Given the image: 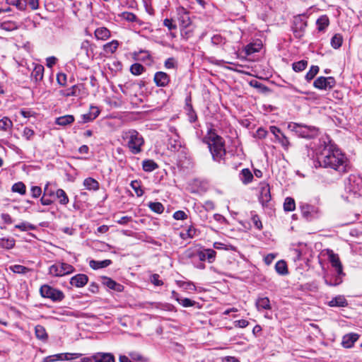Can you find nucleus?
<instances>
[{
  "label": "nucleus",
  "instance_id": "1",
  "mask_svg": "<svg viewBox=\"0 0 362 362\" xmlns=\"http://www.w3.org/2000/svg\"><path fill=\"white\" fill-rule=\"evenodd\" d=\"M317 157L320 165L334 170L339 175L346 173L349 170V160L340 149L330 141H323L319 148Z\"/></svg>",
  "mask_w": 362,
  "mask_h": 362
},
{
  "label": "nucleus",
  "instance_id": "2",
  "mask_svg": "<svg viewBox=\"0 0 362 362\" xmlns=\"http://www.w3.org/2000/svg\"><path fill=\"white\" fill-rule=\"evenodd\" d=\"M208 144L213 159L219 162L226 155V149L223 138L216 134L214 129H211L208 132Z\"/></svg>",
  "mask_w": 362,
  "mask_h": 362
},
{
  "label": "nucleus",
  "instance_id": "3",
  "mask_svg": "<svg viewBox=\"0 0 362 362\" xmlns=\"http://www.w3.org/2000/svg\"><path fill=\"white\" fill-rule=\"evenodd\" d=\"M122 139L132 153L138 154L142 151L144 139L137 131L134 129L124 131L122 133Z\"/></svg>",
  "mask_w": 362,
  "mask_h": 362
},
{
  "label": "nucleus",
  "instance_id": "4",
  "mask_svg": "<svg viewBox=\"0 0 362 362\" xmlns=\"http://www.w3.org/2000/svg\"><path fill=\"white\" fill-rule=\"evenodd\" d=\"M289 127L299 136L303 138L311 139L316 136L318 134V129L316 127L312 126L293 123L292 124H289Z\"/></svg>",
  "mask_w": 362,
  "mask_h": 362
},
{
  "label": "nucleus",
  "instance_id": "5",
  "mask_svg": "<svg viewBox=\"0 0 362 362\" xmlns=\"http://www.w3.org/2000/svg\"><path fill=\"white\" fill-rule=\"evenodd\" d=\"M40 293L43 298H49L54 302H60L64 298V294L62 291L47 284L40 287Z\"/></svg>",
  "mask_w": 362,
  "mask_h": 362
},
{
  "label": "nucleus",
  "instance_id": "6",
  "mask_svg": "<svg viewBox=\"0 0 362 362\" xmlns=\"http://www.w3.org/2000/svg\"><path fill=\"white\" fill-rule=\"evenodd\" d=\"M74 271L72 265L64 262H57L49 268V274L53 276H62Z\"/></svg>",
  "mask_w": 362,
  "mask_h": 362
},
{
  "label": "nucleus",
  "instance_id": "7",
  "mask_svg": "<svg viewBox=\"0 0 362 362\" xmlns=\"http://www.w3.org/2000/svg\"><path fill=\"white\" fill-rule=\"evenodd\" d=\"M216 255V252L212 249H202L194 252L190 257L197 258L201 262L208 261L212 263L215 261Z\"/></svg>",
  "mask_w": 362,
  "mask_h": 362
},
{
  "label": "nucleus",
  "instance_id": "8",
  "mask_svg": "<svg viewBox=\"0 0 362 362\" xmlns=\"http://www.w3.org/2000/svg\"><path fill=\"white\" fill-rule=\"evenodd\" d=\"M259 201L263 207L268 206L272 196L269 185L266 182H262L259 185Z\"/></svg>",
  "mask_w": 362,
  "mask_h": 362
},
{
  "label": "nucleus",
  "instance_id": "9",
  "mask_svg": "<svg viewBox=\"0 0 362 362\" xmlns=\"http://www.w3.org/2000/svg\"><path fill=\"white\" fill-rule=\"evenodd\" d=\"M336 81L334 78L320 76L315 80L313 86L320 90H328L332 88L335 86Z\"/></svg>",
  "mask_w": 362,
  "mask_h": 362
},
{
  "label": "nucleus",
  "instance_id": "10",
  "mask_svg": "<svg viewBox=\"0 0 362 362\" xmlns=\"http://www.w3.org/2000/svg\"><path fill=\"white\" fill-rule=\"evenodd\" d=\"M346 189L354 195H361L362 192V179L360 177H350L346 185Z\"/></svg>",
  "mask_w": 362,
  "mask_h": 362
},
{
  "label": "nucleus",
  "instance_id": "11",
  "mask_svg": "<svg viewBox=\"0 0 362 362\" xmlns=\"http://www.w3.org/2000/svg\"><path fill=\"white\" fill-rule=\"evenodd\" d=\"M81 356V354H76H76H70V353L59 354L47 356L44 359V362H54L56 361H62V360H67L68 361V360L78 358Z\"/></svg>",
  "mask_w": 362,
  "mask_h": 362
},
{
  "label": "nucleus",
  "instance_id": "12",
  "mask_svg": "<svg viewBox=\"0 0 362 362\" xmlns=\"http://www.w3.org/2000/svg\"><path fill=\"white\" fill-rule=\"evenodd\" d=\"M306 27V21H303L300 18L296 19L295 21L294 26L293 28L294 36L298 39H300L301 37H303L304 36Z\"/></svg>",
  "mask_w": 362,
  "mask_h": 362
},
{
  "label": "nucleus",
  "instance_id": "13",
  "mask_svg": "<svg viewBox=\"0 0 362 362\" xmlns=\"http://www.w3.org/2000/svg\"><path fill=\"white\" fill-rule=\"evenodd\" d=\"M153 81L157 86L165 87L169 84L170 79L165 72L158 71L154 75Z\"/></svg>",
  "mask_w": 362,
  "mask_h": 362
},
{
  "label": "nucleus",
  "instance_id": "14",
  "mask_svg": "<svg viewBox=\"0 0 362 362\" xmlns=\"http://www.w3.org/2000/svg\"><path fill=\"white\" fill-rule=\"evenodd\" d=\"M300 211L306 219H311L317 214V209L314 206L308 204L300 205Z\"/></svg>",
  "mask_w": 362,
  "mask_h": 362
},
{
  "label": "nucleus",
  "instance_id": "15",
  "mask_svg": "<svg viewBox=\"0 0 362 362\" xmlns=\"http://www.w3.org/2000/svg\"><path fill=\"white\" fill-rule=\"evenodd\" d=\"M88 281V278L86 274H78L72 276L70 279V284L76 288L83 287Z\"/></svg>",
  "mask_w": 362,
  "mask_h": 362
},
{
  "label": "nucleus",
  "instance_id": "16",
  "mask_svg": "<svg viewBox=\"0 0 362 362\" xmlns=\"http://www.w3.org/2000/svg\"><path fill=\"white\" fill-rule=\"evenodd\" d=\"M90 358H92V362H115L114 356L110 353L98 352Z\"/></svg>",
  "mask_w": 362,
  "mask_h": 362
},
{
  "label": "nucleus",
  "instance_id": "17",
  "mask_svg": "<svg viewBox=\"0 0 362 362\" xmlns=\"http://www.w3.org/2000/svg\"><path fill=\"white\" fill-rule=\"evenodd\" d=\"M100 114V110L95 106H90L88 113L81 115V123H87L94 120Z\"/></svg>",
  "mask_w": 362,
  "mask_h": 362
},
{
  "label": "nucleus",
  "instance_id": "18",
  "mask_svg": "<svg viewBox=\"0 0 362 362\" xmlns=\"http://www.w3.org/2000/svg\"><path fill=\"white\" fill-rule=\"evenodd\" d=\"M329 260L332 266L335 269V272L338 274H342L343 268L339 256L331 252L329 253Z\"/></svg>",
  "mask_w": 362,
  "mask_h": 362
},
{
  "label": "nucleus",
  "instance_id": "19",
  "mask_svg": "<svg viewBox=\"0 0 362 362\" xmlns=\"http://www.w3.org/2000/svg\"><path fill=\"white\" fill-rule=\"evenodd\" d=\"M44 66L41 64H34L33 69L31 73V79L35 82L42 80L44 76Z\"/></svg>",
  "mask_w": 362,
  "mask_h": 362
},
{
  "label": "nucleus",
  "instance_id": "20",
  "mask_svg": "<svg viewBox=\"0 0 362 362\" xmlns=\"http://www.w3.org/2000/svg\"><path fill=\"white\" fill-rule=\"evenodd\" d=\"M358 334L356 333L347 334L343 337L341 344L344 348H351L358 339Z\"/></svg>",
  "mask_w": 362,
  "mask_h": 362
},
{
  "label": "nucleus",
  "instance_id": "21",
  "mask_svg": "<svg viewBox=\"0 0 362 362\" xmlns=\"http://www.w3.org/2000/svg\"><path fill=\"white\" fill-rule=\"evenodd\" d=\"M103 284L109 288L117 292H122L124 290V286L122 285L108 277L103 278Z\"/></svg>",
  "mask_w": 362,
  "mask_h": 362
},
{
  "label": "nucleus",
  "instance_id": "22",
  "mask_svg": "<svg viewBox=\"0 0 362 362\" xmlns=\"http://www.w3.org/2000/svg\"><path fill=\"white\" fill-rule=\"evenodd\" d=\"M345 274L342 272V274H338L336 272V274L331 277L330 279L325 278V282L327 285L329 286H336L341 284L343 281V276Z\"/></svg>",
  "mask_w": 362,
  "mask_h": 362
},
{
  "label": "nucleus",
  "instance_id": "23",
  "mask_svg": "<svg viewBox=\"0 0 362 362\" xmlns=\"http://www.w3.org/2000/svg\"><path fill=\"white\" fill-rule=\"evenodd\" d=\"M328 305L330 307H346L348 302L344 296L339 295L329 301Z\"/></svg>",
  "mask_w": 362,
  "mask_h": 362
},
{
  "label": "nucleus",
  "instance_id": "24",
  "mask_svg": "<svg viewBox=\"0 0 362 362\" xmlns=\"http://www.w3.org/2000/svg\"><path fill=\"white\" fill-rule=\"evenodd\" d=\"M317 29L320 32H323L329 25V19L327 15L320 16L316 21Z\"/></svg>",
  "mask_w": 362,
  "mask_h": 362
},
{
  "label": "nucleus",
  "instance_id": "25",
  "mask_svg": "<svg viewBox=\"0 0 362 362\" xmlns=\"http://www.w3.org/2000/svg\"><path fill=\"white\" fill-rule=\"evenodd\" d=\"M256 307L259 311L262 310H270L272 308L270 300L267 297L259 298L256 301Z\"/></svg>",
  "mask_w": 362,
  "mask_h": 362
},
{
  "label": "nucleus",
  "instance_id": "26",
  "mask_svg": "<svg viewBox=\"0 0 362 362\" xmlns=\"http://www.w3.org/2000/svg\"><path fill=\"white\" fill-rule=\"evenodd\" d=\"M112 264V261L110 259H105L103 261H96L94 259H92L89 262V266L93 269H99L102 268H105L108 266H110Z\"/></svg>",
  "mask_w": 362,
  "mask_h": 362
},
{
  "label": "nucleus",
  "instance_id": "27",
  "mask_svg": "<svg viewBox=\"0 0 362 362\" xmlns=\"http://www.w3.org/2000/svg\"><path fill=\"white\" fill-rule=\"evenodd\" d=\"M239 177L244 185L250 183L253 179V175L248 168L243 169L240 173Z\"/></svg>",
  "mask_w": 362,
  "mask_h": 362
},
{
  "label": "nucleus",
  "instance_id": "28",
  "mask_svg": "<svg viewBox=\"0 0 362 362\" xmlns=\"http://www.w3.org/2000/svg\"><path fill=\"white\" fill-rule=\"evenodd\" d=\"M110 35V31L105 27L98 28L95 30V36L98 40H106Z\"/></svg>",
  "mask_w": 362,
  "mask_h": 362
},
{
  "label": "nucleus",
  "instance_id": "29",
  "mask_svg": "<svg viewBox=\"0 0 362 362\" xmlns=\"http://www.w3.org/2000/svg\"><path fill=\"white\" fill-rule=\"evenodd\" d=\"M119 45L117 40H113L103 45V51L105 54H113L117 49Z\"/></svg>",
  "mask_w": 362,
  "mask_h": 362
},
{
  "label": "nucleus",
  "instance_id": "30",
  "mask_svg": "<svg viewBox=\"0 0 362 362\" xmlns=\"http://www.w3.org/2000/svg\"><path fill=\"white\" fill-rule=\"evenodd\" d=\"M74 122V117L71 115H66L59 117L56 119V124L60 126H66Z\"/></svg>",
  "mask_w": 362,
  "mask_h": 362
},
{
  "label": "nucleus",
  "instance_id": "31",
  "mask_svg": "<svg viewBox=\"0 0 362 362\" xmlns=\"http://www.w3.org/2000/svg\"><path fill=\"white\" fill-rule=\"evenodd\" d=\"M13 127L12 121L7 117H4L0 119V130L4 132H11Z\"/></svg>",
  "mask_w": 362,
  "mask_h": 362
},
{
  "label": "nucleus",
  "instance_id": "32",
  "mask_svg": "<svg viewBox=\"0 0 362 362\" xmlns=\"http://www.w3.org/2000/svg\"><path fill=\"white\" fill-rule=\"evenodd\" d=\"M83 185L89 190H98L99 189L98 182L92 177L85 179L83 181Z\"/></svg>",
  "mask_w": 362,
  "mask_h": 362
},
{
  "label": "nucleus",
  "instance_id": "33",
  "mask_svg": "<svg viewBox=\"0 0 362 362\" xmlns=\"http://www.w3.org/2000/svg\"><path fill=\"white\" fill-rule=\"evenodd\" d=\"M275 270L280 275H286L288 274V267L284 260H279L275 264Z\"/></svg>",
  "mask_w": 362,
  "mask_h": 362
},
{
  "label": "nucleus",
  "instance_id": "34",
  "mask_svg": "<svg viewBox=\"0 0 362 362\" xmlns=\"http://www.w3.org/2000/svg\"><path fill=\"white\" fill-rule=\"evenodd\" d=\"M143 170L146 172H152L158 168V164L153 160H145L142 163Z\"/></svg>",
  "mask_w": 362,
  "mask_h": 362
},
{
  "label": "nucleus",
  "instance_id": "35",
  "mask_svg": "<svg viewBox=\"0 0 362 362\" xmlns=\"http://www.w3.org/2000/svg\"><path fill=\"white\" fill-rule=\"evenodd\" d=\"M8 5L16 6L20 11H24L26 8L28 2L26 0H6Z\"/></svg>",
  "mask_w": 362,
  "mask_h": 362
},
{
  "label": "nucleus",
  "instance_id": "36",
  "mask_svg": "<svg viewBox=\"0 0 362 362\" xmlns=\"http://www.w3.org/2000/svg\"><path fill=\"white\" fill-rule=\"evenodd\" d=\"M56 197L59 199L61 204L66 205L69 203V199L65 191L62 189H58L56 192Z\"/></svg>",
  "mask_w": 362,
  "mask_h": 362
},
{
  "label": "nucleus",
  "instance_id": "37",
  "mask_svg": "<svg viewBox=\"0 0 362 362\" xmlns=\"http://www.w3.org/2000/svg\"><path fill=\"white\" fill-rule=\"evenodd\" d=\"M90 42L86 40L81 42L80 45V52L78 53V55L82 54L86 55V57H89V50L90 48Z\"/></svg>",
  "mask_w": 362,
  "mask_h": 362
},
{
  "label": "nucleus",
  "instance_id": "38",
  "mask_svg": "<svg viewBox=\"0 0 362 362\" xmlns=\"http://www.w3.org/2000/svg\"><path fill=\"white\" fill-rule=\"evenodd\" d=\"M15 245V240L13 238H1L0 239V247L4 249H11Z\"/></svg>",
  "mask_w": 362,
  "mask_h": 362
},
{
  "label": "nucleus",
  "instance_id": "39",
  "mask_svg": "<svg viewBox=\"0 0 362 362\" xmlns=\"http://www.w3.org/2000/svg\"><path fill=\"white\" fill-rule=\"evenodd\" d=\"M11 190L13 192H17L23 195L26 192V187L23 182H18L12 186Z\"/></svg>",
  "mask_w": 362,
  "mask_h": 362
},
{
  "label": "nucleus",
  "instance_id": "40",
  "mask_svg": "<svg viewBox=\"0 0 362 362\" xmlns=\"http://www.w3.org/2000/svg\"><path fill=\"white\" fill-rule=\"evenodd\" d=\"M148 206L151 211L159 214L164 211V206L160 202H149Z\"/></svg>",
  "mask_w": 362,
  "mask_h": 362
},
{
  "label": "nucleus",
  "instance_id": "41",
  "mask_svg": "<svg viewBox=\"0 0 362 362\" xmlns=\"http://www.w3.org/2000/svg\"><path fill=\"white\" fill-rule=\"evenodd\" d=\"M343 42V37L340 34H335L331 39V45L334 49L339 48Z\"/></svg>",
  "mask_w": 362,
  "mask_h": 362
},
{
  "label": "nucleus",
  "instance_id": "42",
  "mask_svg": "<svg viewBox=\"0 0 362 362\" xmlns=\"http://www.w3.org/2000/svg\"><path fill=\"white\" fill-rule=\"evenodd\" d=\"M144 71V66L139 63H135L132 64L130 67L131 73L135 76H139Z\"/></svg>",
  "mask_w": 362,
  "mask_h": 362
},
{
  "label": "nucleus",
  "instance_id": "43",
  "mask_svg": "<svg viewBox=\"0 0 362 362\" xmlns=\"http://www.w3.org/2000/svg\"><path fill=\"white\" fill-rule=\"evenodd\" d=\"M296 208L295 201L291 197H286L284 203V209L287 211H292Z\"/></svg>",
  "mask_w": 362,
  "mask_h": 362
},
{
  "label": "nucleus",
  "instance_id": "44",
  "mask_svg": "<svg viewBox=\"0 0 362 362\" xmlns=\"http://www.w3.org/2000/svg\"><path fill=\"white\" fill-rule=\"evenodd\" d=\"M308 66V62L306 60H300L297 62H294L292 64V68L294 71L300 72L303 71Z\"/></svg>",
  "mask_w": 362,
  "mask_h": 362
},
{
  "label": "nucleus",
  "instance_id": "45",
  "mask_svg": "<svg viewBox=\"0 0 362 362\" xmlns=\"http://www.w3.org/2000/svg\"><path fill=\"white\" fill-rule=\"evenodd\" d=\"M182 14H180V17L179 18L180 21L181 22V25L182 27L187 28L191 23L190 18L189 17L188 13L184 8H182Z\"/></svg>",
  "mask_w": 362,
  "mask_h": 362
},
{
  "label": "nucleus",
  "instance_id": "46",
  "mask_svg": "<svg viewBox=\"0 0 362 362\" xmlns=\"http://www.w3.org/2000/svg\"><path fill=\"white\" fill-rule=\"evenodd\" d=\"M35 335L39 339H45L47 338V334L44 327L37 325L35 328Z\"/></svg>",
  "mask_w": 362,
  "mask_h": 362
},
{
  "label": "nucleus",
  "instance_id": "47",
  "mask_svg": "<svg viewBox=\"0 0 362 362\" xmlns=\"http://www.w3.org/2000/svg\"><path fill=\"white\" fill-rule=\"evenodd\" d=\"M318 71L319 67L317 66H312L305 76V79L308 81H311L317 74Z\"/></svg>",
  "mask_w": 362,
  "mask_h": 362
},
{
  "label": "nucleus",
  "instance_id": "48",
  "mask_svg": "<svg viewBox=\"0 0 362 362\" xmlns=\"http://www.w3.org/2000/svg\"><path fill=\"white\" fill-rule=\"evenodd\" d=\"M176 284L184 290H195V286L192 282L176 281Z\"/></svg>",
  "mask_w": 362,
  "mask_h": 362
},
{
  "label": "nucleus",
  "instance_id": "49",
  "mask_svg": "<svg viewBox=\"0 0 362 362\" xmlns=\"http://www.w3.org/2000/svg\"><path fill=\"white\" fill-rule=\"evenodd\" d=\"M9 269L13 272L17 274H25L29 270L27 267L19 264L11 265Z\"/></svg>",
  "mask_w": 362,
  "mask_h": 362
},
{
  "label": "nucleus",
  "instance_id": "50",
  "mask_svg": "<svg viewBox=\"0 0 362 362\" xmlns=\"http://www.w3.org/2000/svg\"><path fill=\"white\" fill-rule=\"evenodd\" d=\"M164 66L168 69H176L177 66V62L174 57H169L165 61Z\"/></svg>",
  "mask_w": 362,
  "mask_h": 362
},
{
  "label": "nucleus",
  "instance_id": "51",
  "mask_svg": "<svg viewBox=\"0 0 362 362\" xmlns=\"http://www.w3.org/2000/svg\"><path fill=\"white\" fill-rule=\"evenodd\" d=\"M131 186L135 191L138 197H141L143 195L144 190L141 188L140 184L137 180L132 181L131 183Z\"/></svg>",
  "mask_w": 362,
  "mask_h": 362
},
{
  "label": "nucleus",
  "instance_id": "52",
  "mask_svg": "<svg viewBox=\"0 0 362 362\" xmlns=\"http://www.w3.org/2000/svg\"><path fill=\"white\" fill-rule=\"evenodd\" d=\"M121 16L123 19H124L129 22L137 21V17L133 13L123 12Z\"/></svg>",
  "mask_w": 362,
  "mask_h": 362
},
{
  "label": "nucleus",
  "instance_id": "53",
  "mask_svg": "<svg viewBox=\"0 0 362 362\" xmlns=\"http://www.w3.org/2000/svg\"><path fill=\"white\" fill-rule=\"evenodd\" d=\"M16 228L20 229L22 231H27L28 230H34L35 227L28 223H22L21 224H18L15 226Z\"/></svg>",
  "mask_w": 362,
  "mask_h": 362
},
{
  "label": "nucleus",
  "instance_id": "54",
  "mask_svg": "<svg viewBox=\"0 0 362 362\" xmlns=\"http://www.w3.org/2000/svg\"><path fill=\"white\" fill-rule=\"evenodd\" d=\"M179 303L182 305L185 308L192 307L194 306L196 303L195 301L192 300L189 298H181Z\"/></svg>",
  "mask_w": 362,
  "mask_h": 362
},
{
  "label": "nucleus",
  "instance_id": "55",
  "mask_svg": "<svg viewBox=\"0 0 362 362\" xmlns=\"http://www.w3.org/2000/svg\"><path fill=\"white\" fill-rule=\"evenodd\" d=\"M252 222L255 228L258 230L262 228V224L258 215L255 214L252 216Z\"/></svg>",
  "mask_w": 362,
  "mask_h": 362
},
{
  "label": "nucleus",
  "instance_id": "56",
  "mask_svg": "<svg viewBox=\"0 0 362 362\" xmlns=\"http://www.w3.org/2000/svg\"><path fill=\"white\" fill-rule=\"evenodd\" d=\"M278 141L285 149H288L290 143L288 138L284 134L278 139Z\"/></svg>",
  "mask_w": 362,
  "mask_h": 362
},
{
  "label": "nucleus",
  "instance_id": "57",
  "mask_svg": "<svg viewBox=\"0 0 362 362\" xmlns=\"http://www.w3.org/2000/svg\"><path fill=\"white\" fill-rule=\"evenodd\" d=\"M31 195L33 198L39 197L42 194V189L38 186H33L30 189Z\"/></svg>",
  "mask_w": 362,
  "mask_h": 362
},
{
  "label": "nucleus",
  "instance_id": "58",
  "mask_svg": "<svg viewBox=\"0 0 362 362\" xmlns=\"http://www.w3.org/2000/svg\"><path fill=\"white\" fill-rule=\"evenodd\" d=\"M159 275L154 274L151 276V282L155 286H162L163 284V281L159 279Z\"/></svg>",
  "mask_w": 362,
  "mask_h": 362
},
{
  "label": "nucleus",
  "instance_id": "59",
  "mask_svg": "<svg viewBox=\"0 0 362 362\" xmlns=\"http://www.w3.org/2000/svg\"><path fill=\"white\" fill-rule=\"evenodd\" d=\"M269 130L275 136L277 140L281 136V134H283L281 130L276 126H271L269 127Z\"/></svg>",
  "mask_w": 362,
  "mask_h": 362
},
{
  "label": "nucleus",
  "instance_id": "60",
  "mask_svg": "<svg viewBox=\"0 0 362 362\" xmlns=\"http://www.w3.org/2000/svg\"><path fill=\"white\" fill-rule=\"evenodd\" d=\"M173 218L176 220H184L187 218V214L183 211H177L174 213Z\"/></svg>",
  "mask_w": 362,
  "mask_h": 362
},
{
  "label": "nucleus",
  "instance_id": "61",
  "mask_svg": "<svg viewBox=\"0 0 362 362\" xmlns=\"http://www.w3.org/2000/svg\"><path fill=\"white\" fill-rule=\"evenodd\" d=\"M34 135V131L30 128L25 127L23 130V136L29 140Z\"/></svg>",
  "mask_w": 362,
  "mask_h": 362
},
{
  "label": "nucleus",
  "instance_id": "62",
  "mask_svg": "<svg viewBox=\"0 0 362 362\" xmlns=\"http://www.w3.org/2000/svg\"><path fill=\"white\" fill-rule=\"evenodd\" d=\"M2 221L6 224H11L13 221L8 214L3 213L1 215Z\"/></svg>",
  "mask_w": 362,
  "mask_h": 362
},
{
  "label": "nucleus",
  "instance_id": "63",
  "mask_svg": "<svg viewBox=\"0 0 362 362\" xmlns=\"http://www.w3.org/2000/svg\"><path fill=\"white\" fill-rule=\"evenodd\" d=\"M163 25L166 26L170 30L176 28V25L173 23V20L166 18L163 21Z\"/></svg>",
  "mask_w": 362,
  "mask_h": 362
},
{
  "label": "nucleus",
  "instance_id": "64",
  "mask_svg": "<svg viewBox=\"0 0 362 362\" xmlns=\"http://www.w3.org/2000/svg\"><path fill=\"white\" fill-rule=\"evenodd\" d=\"M211 42L214 45L222 44V43H223V38L219 35H214L211 37Z\"/></svg>",
  "mask_w": 362,
  "mask_h": 362
}]
</instances>
